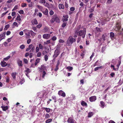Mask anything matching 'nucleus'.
<instances>
[{"label":"nucleus","mask_w":123,"mask_h":123,"mask_svg":"<svg viewBox=\"0 0 123 123\" xmlns=\"http://www.w3.org/2000/svg\"><path fill=\"white\" fill-rule=\"evenodd\" d=\"M8 12V11H7L6 12H4L2 13L1 15V17H3L5 15L7 14Z\"/></svg>","instance_id":"obj_37"},{"label":"nucleus","mask_w":123,"mask_h":123,"mask_svg":"<svg viewBox=\"0 0 123 123\" xmlns=\"http://www.w3.org/2000/svg\"><path fill=\"white\" fill-rule=\"evenodd\" d=\"M96 30L98 32H101L102 31V30H101L100 28H98V27H96Z\"/></svg>","instance_id":"obj_45"},{"label":"nucleus","mask_w":123,"mask_h":123,"mask_svg":"<svg viewBox=\"0 0 123 123\" xmlns=\"http://www.w3.org/2000/svg\"><path fill=\"white\" fill-rule=\"evenodd\" d=\"M6 34V32H4L3 33L0 35V41L2 40L5 38Z\"/></svg>","instance_id":"obj_5"},{"label":"nucleus","mask_w":123,"mask_h":123,"mask_svg":"<svg viewBox=\"0 0 123 123\" xmlns=\"http://www.w3.org/2000/svg\"><path fill=\"white\" fill-rule=\"evenodd\" d=\"M52 119H47L45 122L46 123H49L51 122L52 121Z\"/></svg>","instance_id":"obj_32"},{"label":"nucleus","mask_w":123,"mask_h":123,"mask_svg":"<svg viewBox=\"0 0 123 123\" xmlns=\"http://www.w3.org/2000/svg\"><path fill=\"white\" fill-rule=\"evenodd\" d=\"M105 49L106 48L105 47H103L102 48V52L103 53Z\"/></svg>","instance_id":"obj_50"},{"label":"nucleus","mask_w":123,"mask_h":123,"mask_svg":"<svg viewBox=\"0 0 123 123\" xmlns=\"http://www.w3.org/2000/svg\"><path fill=\"white\" fill-rule=\"evenodd\" d=\"M48 10L46 9L43 12V13L45 15H47L48 14Z\"/></svg>","instance_id":"obj_24"},{"label":"nucleus","mask_w":123,"mask_h":123,"mask_svg":"<svg viewBox=\"0 0 123 123\" xmlns=\"http://www.w3.org/2000/svg\"><path fill=\"white\" fill-rule=\"evenodd\" d=\"M38 69L39 71L41 72L40 77L38 78V80L40 81L43 80L46 74V72L45 71L46 68L44 66L41 65Z\"/></svg>","instance_id":"obj_1"},{"label":"nucleus","mask_w":123,"mask_h":123,"mask_svg":"<svg viewBox=\"0 0 123 123\" xmlns=\"http://www.w3.org/2000/svg\"><path fill=\"white\" fill-rule=\"evenodd\" d=\"M55 21V18H52L50 20V22L51 23H53Z\"/></svg>","instance_id":"obj_39"},{"label":"nucleus","mask_w":123,"mask_h":123,"mask_svg":"<svg viewBox=\"0 0 123 123\" xmlns=\"http://www.w3.org/2000/svg\"><path fill=\"white\" fill-rule=\"evenodd\" d=\"M16 20H18L19 21H21V19L20 18V15H19L18 16H17V17L16 18Z\"/></svg>","instance_id":"obj_33"},{"label":"nucleus","mask_w":123,"mask_h":123,"mask_svg":"<svg viewBox=\"0 0 123 123\" xmlns=\"http://www.w3.org/2000/svg\"><path fill=\"white\" fill-rule=\"evenodd\" d=\"M55 54L53 55V57L55 59L56 57L59 54V52L58 50L56 49L54 52Z\"/></svg>","instance_id":"obj_6"},{"label":"nucleus","mask_w":123,"mask_h":123,"mask_svg":"<svg viewBox=\"0 0 123 123\" xmlns=\"http://www.w3.org/2000/svg\"><path fill=\"white\" fill-rule=\"evenodd\" d=\"M50 34H45L43 35V38L46 39H48L50 37Z\"/></svg>","instance_id":"obj_7"},{"label":"nucleus","mask_w":123,"mask_h":123,"mask_svg":"<svg viewBox=\"0 0 123 123\" xmlns=\"http://www.w3.org/2000/svg\"><path fill=\"white\" fill-rule=\"evenodd\" d=\"M51 43V40H49L44 42V44H47Z\"/></svg>","instance_id":"obj_27"},{"label":"nucleus","mask_w":123,"mask_h":123,"mask_svg":"<svg viewBox=\"0 0 123 123\" xmlns=\"http://www.w3.org/2000/svg\"><path fill=\"white\" fill-rule=\"evenodd\" d=\"M40 48H39V47L38 46H37L36 47V52L37 53L39 52V51Z\"/></svg>","instance_id":"obj_42"},{"label":"nucleus","mask_w":123,"mask_h":123,"mask_svg":"<svg viewBox=\"0 0 123 123\" xmlns=\"http://www.w3.org/2000/svg\"><path fill=\"white\" fill-rule=\"evenodd\" d=\"M18 8V6H14V8L12 10V11H14L17 9Z\"/></svg>","instance_id":"obj_49"},{"label":"nucleus","mask_w":123,"mask_h":123,"mask_svg":"<svg viewBox=\"0 0 123 123\" xmlns=\"http://www.w3.org/2000/svg\"><path fill=\"white\" fill-rule=\"evenodd\" d=\"M55 21L56 22L59 23L60 22V21L59 18L57 17H55Z\"/></svg>","instance_id":"obj_30"},{"label":"nucleus","mask_w":123,"mask_h":123,"mask_svg":"<svg viewBox=\"0 0 123 123\" xmlns=\"http://www.w3.org/2000/svg\"><path fill=\"white\" fill-rule=\"evenodd\" d=\"M37 15H38L40 17H41L42 16V14L41 12L39 13L38 14H37Z\"/></svg>","instance_id":"obj_61"},{"label":"nucleus","mask_w":123,"mask_h":123,"mask_svg":"<svg viewBox=\"0 0 123 123\" xmlns=\"http://www.w3.org/2000/svg\"><path fill=\"white\" fill-rule=\"evenodd\" d=\"M1 107L2 108L3 110L4 111H6L8 108V107L7 106H2Z\"/></svg>","instance_id":"obj_18"},{"label":"nucleus","mask_w":123,"mask_h":123,"mask_svg":"<svg viewBox=\"0 0 123 123\" xmlns=\"http://www.w3.org/2000/svg\"><path fill=\"white\" fill-rule=\"evenodd\" d=\"M24 12L23 10H21L19 11V13L20 14H23Z\"/></svg>","instance_id":"obj_63"},{"label":"nucleus","mask_w":123,"mask_h":123,"mask_svg":"<svg viewBox=\"0 0 123 123\" xmlns=\"http://www.w3.org/2000/svg\"><path fill=\"white\" fill-rule=\"evenodd\" d=\"M35 49V47L34 46L32 47L30 51V52H33Z\"/></svg>","instance_id":"obj_48"},{"label":"nucleus","mask_w":123,"mask_h":123,"mask_svg":"<svg viewBox=\"0 0 123 123\" xmlns=\"http://www.w3.org/2000/svg\"><path fill=\"white\" fill-rule=\"evenodd\" d=\"M43 5L49 8V7L50 6L49 4L47 3L46 2L45 3L43 4Z\"/></svg>","instance_id":"obj_29"},{"label":"nucleus","mask_w":123,"mask_h":123,"mask_svg":"<svg viewBox=\"0 0 123 123\" xmlns=\"http://www.w3.org/2000/svg\"><path fill=\"white\" fill-rule=\"evenodd\" d=\"M25 48V46L24 45L22 44L20 45V48L22 49L24 48Z\"/></svg>","instance_id":"obj_47"},{"label":"nucleus","mask_w":123,"mask_h":123,"mask_svg":"<svg viewBox=\"0 0 123 123\" xmlns=\"http://www.w3.org/2000/svg\"><path fill=\"white\" fill-rule=\"evenodd\" d=\"M81 104L83 106H87L86 103L84 101H82L81 102Z\"/></svg>","instance_id":"obj_20"},{"label":"nucleus","mask_w":123,"mask_h":123,"mask_svg":"<svg viewBox=\"0 0 123 123\" xmlns=\"http://www.w3.org/2000/svg\"><path fill=\"white\" fill-rule=\"evenodd\" d=\"M66 68L67 69L68 71H70L73 70V68L72 67L69 66L67 67Z\"/></svg>","instance_id":"obj_17"},{"label":"nucleus","mask_w":123,"mask_h":123,"mask_svg":"<svg viewBox=\"0 0 123 123\" xmlns=\"http://www.w3.org/2000/svg\"><path fill=\"white\" fill-rule=\"evenodd\" d=\"M24 61L25 63L27 64L28 63V61L26 59H24Z\"/></svg>","instance_id":"obj_56"},{"label":"nucleus","mask_w":123,"mask_h":123,"mask_svg":"<svg viewBox=\"0 0 123 123\" xmlns=\"http://www.w3.org/2000/svg\"><path fill=\"white\" fill-rule=\"evenodd\" d=\"M44 58L45 60L46 61H47V60L48 59V56H47V55H45L44 56Z\"/></svg>","instance_id":"obj_44"},{"label":"nucleus","mask_w":123,"mask_h":123,"mask_svg":"<svg viewBox=\"0 0 123 123\" xmlns=\"http://www.w3.org/2000/svg\"><path fill=\"white\" fill-rule=\"evenodd\" d=\"M64 18L62 19L63 22L66 21L68 20V16L67 15H64L63 16Z\"/></svg>","instance_id":"obj_10"},{"label":"nucleus","mask_w":123,"mask_h":123,"mask_svg":"<svg viewBox=\"0 0 123 123\" xmlns=\"http://www.w3.org/2000/svg\"><path fill=\"white\" fill-rule=\"evenodd\" d=\"M49 14L50 15H52L54 14V12L53 11L51 10L49 12Z\"/></svg>","instance_id":"obj_51"},{"label":"nucleus","mask_w":123,"mask_h":123,"mask_svg":"<svg viewBox=\"0 0 123 123\" xmlns=\"http://www.w3.org/2000/svg\"><path fill=\"white\" fill-rule=\"evenodd\" d=\"M31 39H28L27 42V43L29 44L31 42Z\"/></svg>","instance_id":"obj_58"},{"label":"nucleus","mask_w":123,"mask_h":123,"mask_svg":"<svg viewBox=\"0 0 123 123\" xmlns=\"http://www.w3.org/2000/svg\"><path fill=\"white\" fill-rule=\"evenodd\" d=\"M17 62L19 66H22L23 64H22V62L21 61L18 60V61Z\"/></svg>","instance_id":"obj_16"},{"label":"nucleus","mask_w":123,"mask_h":123,"mask_svg":"<svg viewBox=\"0 0 123 123\" xmlns=\"http://www.w3.org/2000/svg\"><path fill=\"white\" fill-rule=\"evenodd\" d=\"M58 7L59 9H63L64 8V6L62 4H59L58 5Z\"/></svg>","instance_id":"obj_14"},{"label":"nucleus","mask_w":123,"mask_h":123,"mask_svg":"<svg viewBox=\"0 0 123 123\" xmlns=\"http://www.w3.org/2000/svg\"><path fill=\"white\" fill-rule=\"evenodd\" d=\"M42 26V25L41 24H40L37 26V28H40Z\"/></svg>","instance_id":"obj_59"},{"label":"nucleus","mask_w":123,"mask_h":123,"mask_svg":"<svg viewBox=\"0 0 123 123\" xmlns=\"http://www.w3.org/2000/svg\"><path fill=\"white\" fill-rule=\"evenodd\" d=\"M12 37L8 38L7 40V41L8 43L10 42H11Z\"/></svg>","instance_id":"obj_60"},{"label":"nucleus","mask_w":123,"mask_h":123,"mask_svg":"<svg viewBox=\"0 0 123 123\" xmlns=\"http://www.w3.org/2000/svg\"><path fill=\"white\" fill-rule=\"evenodd\" d=\"M96 99V97L95 96H92L90 98L89 100L91 102L95 101Z\"/></svg>","instance_id":"obj_8"},{"label":"nucleus","mask_w":123,"mask_h":123,"mask_svg":"<svg viewBox=\"0 0 123 123\" xmlns=\"http://www.w3.org/2000/svg\"><path fill=\"white\" fill-rule=\"evenodd\" d=\"M13 25L16 26L17 27H18V23L16 22H14L13 23Z\"/></svg>","instance_id":"obj_57"},{"label":"nucleus","mask_w":123,"mask_h":123,"mask_svg":"<svg viewBox=\"0 0 123 123\" xmlns=\"http://www.w3.org/2000/svg\"><path fill=\"white\" fill-rule=\"evenodd\" d=\"M75 33L78 36H82V38H84L85 37L86 32L84 30H80L78 32L76 31H75Z\"/></svg>","instance_id":"obj_3"},{"label":"nucleus","mask_w":123,"mask_h":123,"mask_svg":"<svg viewBox=\"0 0 123 123\" xmlns=\"http://www.w3.org/2000/svg\"><path fill=\"white\" fill-rule=\"evenodd\" d=\"M30 33L31 35L32 36H34L36 33L32 31L31 30L30 31Z\"/></svg>","instance_id":"obj_36"},{"label":"nucleus","mask_w":123,"mask_h":123,"mask_svg":"<svg viewBox=\"0 0 123 123\" xmlns=\"http://www.w3.org/2000/svg\"><path fill=\"white\" fill-rule=\"evenodd\" d=\"M75 41V38H73L72 36H70L67 40V44L68 46H70Z\"/></svg>","instance_id":"obj_2"},{"label":"nucleus","mask_w":123,"mask_h":123,"mask_svg":"<svg viewBox=\"0 0 123 123\" xmlns=\"http://www.w3.org/2000/svg\"><path fill=\"white\" fill-rule=\"evenodd\" d=\"M46 2L45 0H41L40 2L41 3L43 4Z\"/></svg>","instance_id":"obj_52"},{"label":"nucleus","mask_w":123,"mask_h":123,"mask_svg":"<svg viewBox=\"0 0 123 123\" xmlns=\"http://www.w3.org/2000/svg\"><path fill=\"white\" fill-rule=\"evenodd\" d=\"M25 71L26 72V73L29 74L31 72V70L29 68H26V69Z\"/></svg>","instance_id":"obj_23"},{"label":"nucleus","mask_w":123,"mask_h":123,"mask_svg":"<svg viewBox=\"0 0 123 123\" xmlns=\"http://www.w3.org/2000/svg\"><path fill=\"white\" fill-rule=\"evenodd\" d=\"M67 122L68 123H73L74 122V120L71 117H70L68 119Z\"/></svg>","instance_id":"obj_12"},{"label":"nucleus","mask_w":123,"mask_h":123,"mask_svg":"<svg viewBox=\"0 0 123 123\" xmlns=\"http://www.w3.org/2000/svg\"><path fill=\"white\" fill-rule=\"evenodd\" d=\"M66 23L65 22L64 23H63L62 24V27L63 28L65 27V26H66Z\"/></svg>","instance_id":"obj_55"},{"label":"nucleus","mask_w":123,"mask_h":123,"mask_svg":"<svg viewBox=\"0 0 123 123\" xmlns=\"http://www.w3.org/2000/svg\"><path fill=\"white\" fill-rule=\"evenodd\" d=\"M0 64L2 67H5L7 66V63L4 60L1 62Z\"/></svg>","instance_id":"obj_9"},{"label":"nucleus","mask_w":123,"mask_h":123,"mask_svg":"<svg viewBox=\"0 0 123 123\" xmlns=\"http://www.w3.org/2000/svg\"><path fill=\"white\" fill-rule=\"evenodd\" d=\"M10 26V25L9 24H7L5 26V27L4 28V30H6Z\"/></svg>","instance_id":"obj_31"},{"label":"nucleus","mask_w":123,"mask_h":123,"mask_svg":"<svg viewBox=\"0 0 123 123\" xmlns=\"http://www.w3.org/2000/svg\"><path fill=\"white\" fill-rule=\"evenodd\" d=\"M41 55V53L40 52H38L37 54V56L38 57H40Z\"/></svg>","instance_id":"obj_46"},{"label":"nucleus","mask_w":123,"mask_h":123,"mask_svg":"<svg viewBox=\"0 0 123 123\" xmlns=\"http://www.w3.org/2000/svg\"><path fill=\"white\" fill-rule=\"evenodd\" d=\"M52 40L53 41H55L56 39V38L55 36L53 37L52 38Z\"/></svg>","instance_id":"obj_62"},{"label":"nucleus","mask_w":123,"mask_h":123,"mask_svg":"<svg viewBox=\"0 0 123 123\" xmlns=\"http://www.w3.org/2000/svg\"><path fill=\"white\" fill-rule=\"evenodd\" d=\"M81 40V37H78L77 39V42L78 43H79Z\"/></svg>","instance_id":"obj_38"},{"label":"nucleus","mask_w":123,"mask_h":123,"mask_svg":"<svg viewBox=\"0 0 123 123\" xmlns=\"http://www.w3.org/2000/svg\"><path fill=\"white\" fill-rule=\"evenodd\" d=\"M44 109L47 112L49 113L50 112V109L49 108H44Z\"/></svg>","instance_id":"obj_35"},{"label":"nucleus","mask_w":123,"mask_h":123,"mask_svg":"<svg viewBox=\"0 0 123 123\" xmlns=\"http://www.w3.org/2000/svg\"><path fill=\"white\" fill-rule=\"evenodd\" d=\"M32 46V45L31 44L29 46L28 48L26 49V51H27L30 50V49H31Z\"/></svg>","instance_id":"obj_26"},{"label":"nucleus","mask_w":123,"mask_h":123,"mask_svg":"<svg viewBox=\"0 0 123 123\" xmlns=\"http://www.w3.org/2000/svg\"><path fill=\"white\" fill-rule=\"evenodd\" d=\"M63 91L62 90H60L58 92V94L59 95H61Z\"/></svg>","instance_id":"obj_53"},{"label":"nucleus","mask_w":123,"mask_h":123,"mask_svg":"<svg viewBox=\"0 0 123 123\" xmlns=\"http://www.w3.org/2000/svg\"><path fill=\"white\" fill-rule=\"evenodd\" d=\"M104 68V67L102 66L98 67L95 68L94 69L95 71H97L98 69H102Z\"/></svg>","instance_id":"obj_11"},{"label":"nucleus","mask_w":123,"mask_h":123,"mask_svg":"<svg viewBox=\"0 0 123 123\" xmlns=\"http://www.w3.org/2000/svg\"><path fill=\"white\" fill-rule=\"evenodd\" d=\"M32 24L33 25H37L38 24V22L37 20L36 19H34L32 21Z\"/></svg>","instance_id":"obj_13"},{"label":"nucleus","mask_w":123,"mask_h":123,"mask_svg":"<svg viewBox=\"0 0 123 123\" xmlns=\"http://www.w3.org/2000/svg\"><path fill=\"white\" fill-rule=\"evenodd\" d=\"M50 116L47 113L45 115V117L46 119H47L49 118Z\"/></svg>","instance_id":"obj_43"},{"label":"nucleus","mask_w":123,"mask_h":123,"mask_svg":"<svg viewBox=\"0 0 123 123\" xmlns=\"http://www.w3.org/2000/svg\"><path fill=\"white\" fill-rule=\"evenodd\" d=\"M16 72H13L12 73V75L13 79H15L16 78Z\"/></svg>","instance_id":"obj_19"},{"label":"nucleus","mask_w":123,"mask_h":123,"mask_svg":"<svg viewBox=\"0 0 123 123\" xmlns=\"http://www.w3.org/2000/svg\"><path fill=\"white\" fill-rule=\"evenodd\" d=\"M27 4L26 3H23L21 4V6L22 7H24L27 6Z\"/></svg>","instance_id":"obj_40"},{"label":"nucleus","mask_w":123,"mask_h":123,"mask_svg":"<svg viewBox=\"0 0 123 123\" xmlns=\"http://www.w3.org/2000/svg\"><path fill=\"white\" fill-rule=\"evenodd\" d=\"M45 52L46 53H48L49 51V49L48 47H44Z\"/></svg>","instance_id":"obj_28"},{"label":"nucleus","mask_w":123,"mask_h":123,"mask_svg":"<svg viewBox=\"0 0 123 123\" xmlns=\"http://www.w3.org/2000/svg\"><path fill=\"white\" fill-rule=\"evenodd\" d=\"M16 14V12H12V13L11 15L12 16L14 17H13V18H14L15 17Z\"/></svg>","instance_id":"obj_34"},{"label":"nucleus","mask_w":123,"mask_h":123,"mask_svg":"<svg viewBox=\"0 0 123 123\" xmlns=\"http://www.w3.org/2000/svg\"><path fill=\"white\" fill-rule=\"evenodd\" d=\"M100 106L102 108H103L105 106V103L104 102L102 101H101L100 102Z\"/></svg>","instance_id":"obj_21"},{"label":"nucleus","mask_w":123,"mask_h":123,"mask_svg":"<svg viewBox=\"0 0 123 123\" xmlns=\"http://www.w3.org/2000/svg\"><path fill=\"white\" fill-rule=\"evenodd\" d=\"M11 56L9 55L7 56L5 58L3 59L4 61H7L8 60V59L11 58Z\"/></svg>","instance_id":"obj_25"},{"label":"nucleus","mask_w":123,"mask_h":123,"mask_svg":"<svg viewBox=\"0 0 123 123\" xmlns=\"http://www.w3.org/2000/svg\"><path fill=\"white\" fill-rule=\"evenodd\" d=\"M39 47L40 49H43V46L41 44H38Z\"/></svg>","instance_id":"obj_41"},{"label":"nucleus","mask_w":123,"mask_h":123,"mask_svg":"<svg viewBox=\"0 0 123 123\" xmlns=\"http://www.w3.org/2000/svg\"><path fill=\"white\" fill-rule=\"evenodd\" d=\"M120 28V24L118 23H117L114 29L116 31H117L119 30Z\"/></svg>","instance_id":"obj_4"},{"label":"nucleus","mask_w":123,"mask_h":123,"mask_svg":"<svg viewBox=\"0 0 123 123\" xmlns=\"http://www.w3.org/2000/svg\"><path fill=\"white\" fill-rule=\"evenodd\" d=\"M114 34L113 32H111L110 33V37L111 39H113L114 36Z\"/></svg>","instance_id":"obj_15"},{"label":"nucleus","mask_w":123,"mask_h":123,"mask_svg":"<svg viewBox=\"0 0 123 123\" xmlns=\"http://www.w3.org/2000/svg\"><path fill=\"white\" fill-rule=\"evenodd\" d=\"M93 114L94 113L92 112H89L88 113V117H91Z\"/></svg>","instance_id":"obj_22"},{"label":"nucleus","mask_w":123,"mask_h":123,"mask_svg":"<svg viewBox=\"0 0 123 123\" xmlns=\"http://www.w3.org/2000/svg\"><path fill=\"white\" fill-rule=\"evenodd\" d=\"M102 37L104 40L105 41V35L104 34L102 35Z\"/></svg>","instance_id":"obj_54"},{"label":"nucleus","mask_w":123,"mask_h":123,"mask_svg":"<svg viewBox=\"0 0 123 123\" xmlns=\"http://www.w3.org/2000/svg\"><path fill=\"white\" fill-rule=\"evenodd\" d=\"M61 96L63 97H65L66 96L65 93V92H63V93H62Z\"/></svg>","instance_id":"obj_64"}]
</instances>
